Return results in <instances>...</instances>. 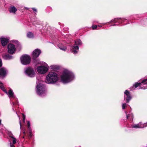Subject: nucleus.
Segmentation results:
<instances>
[{"mask_svg":"<svg viewBox=\"0 0 147 147\" xmlns=\"http://www.w3.org/2000/svg\"><path fill=\"white\" fill-rule=\"evenodd\" d=\"M72 75V73L70 71L64 70L61 76V81L64 84L70 82L73 79Z\"/></svg>","mask_w":147,"mask_h":147,"instance_id":"nucleus-1","label":"nucleus"},{"mask_svg":"<svg viewBox=\"0 0 147 147\" xmlns=\"http://www.w3.org/2000/svg\"><path fill=\"white\" fill-rule=\"evenodd\" d=\"M59 80L58 74L54 72H50L46 76V82L49 84H54Z\"/></svg>","mask_w":147,"mask_h":147,"instance_id":"nucleus-2","label":"nucleus"},{"mask_svg":"<svg viewBox=\"0 0 147 147\" xmlns=\"http://www.w3.org/2000/svg\"><path fill=\"white\" fill-rule=\"evenodd\" d=\"M36 92L39 96H42L45 95L46 92L45 86L41 83H39V80H37L36 86Z\"/></svg>","mask_w":147,"mask_h":147,"instance_id":"nucleus-3","label":"nucleus"},{"mask_svg":"<svg viewBox=\"0 0 147 147\" xmlns=\"http://www.w3.org/2000/svg\"><path fill=\"white\" fill-rule=\"evenodd\" d=\"M42 64L44 65L45 66H40L38 67L37 68V72L42 74H45L48 71L49 67L48 65L45 63L42 62Z\"/></svg>","mask_w":147,"mask_h":147,"instance_id":"nucleus-4","label":"nucleus"},{"mask_svg":"<svg viewBox=\"0 0 147 147\" xmlns=\"http://www.w3.org/2000/svg\"><path fill=\"white\" fill-rule=\"evenodd\" d=\"M138 86L140 87L142 89H146L147 88V78L142 80L141 83L136 82L133 85V87L136 88Z\"/></svg>","mask_w":147,"mask_h":147,"instance_id":"nucleus-5","label":"nucleus"},{"mask_svg":"<svg viewBox=\"0 0 147 147\" xmlns=\"http://www.w3.org/2000/svg\"><path fill=\"white\" fill-rule=\"evenodd\" d=\"M24 72L28 76L30 77H34L35 75L34 70L30 67H28L24 69Z\"/></svg>","mask_w":147,"mask_h":147,"instance_id":"nucleus-6","label":"nucleus"},{"mask_svg":"<svg viewBox=\"0 0 147 147\" xmlns=\"http://www.w3.org/2000/svg\"><path fill=\"white\" fill-rule=\"evenodd\" d=\"M21 63L24 65L29 64L30 61V57L27 55H24L20 57Z\"/></svg>","mask_w":147,"mask_h":147,"instance_id":"nucleus-7","label":"nucleus"},{"mask_svg":"<svg viewBox=\"0 0 147 147\" xmlns=\"http://www.w3.org/2000/svg\"><path fill=\"white\" fill-rule=\"evenodd\" d=\"M75 45H74V54H76L78 53L79 51L78 46L81 45L82 44V42L81 40L79 39L76 40L75 41Z\"/></svg>","mask_w":147,"mask_h":147,"instance_id":"nucleus-8","label":"nucleus"},{"mask_svg":"<svg viewBox=\"0 0 147 147\" xmlns=\"http://www.w3.org/2000/svg\"><path fill=\"white\" fill-rule=\"evenodd\" d=\"M8 52L9 53L13 54L16 51L15 46L12 44H9L7 46Z\"/></svg>","mask_w":147,"mask_h":147,"instance_id":"nucleus-9","label":"nucleus"},{"mask_svg":"<svg viewBox=\"0 0 147 147\" xmlns=\"http://www.w3.org/2000/svg\"><path fill=\"white\" fill-rule=\"evenodd\" d=\"M124 99L126 98V102L128 103L131 98V97L130 92L128 90H126L124 92Z\"/></svg>","mask_w":147,"mask_h":147,"instance_id":"nucleus-10","label":"nucleus"},{"mask_svg":"<svg viewBox=\"0 0 147 147\" xmlns=\"http://www.w3.org/2000/svg\"><path fill=\"white\" fill-rule=\"evenodd\" d=\"M127 20L125 19H121L120 18H117L112 20L110 22L115 23H124L125 21Z\"/></svg>","mask_w":147,"mask_h":147,"instance_id":"nucleus-11","label":"nucleus"},{"mask_svg":"<svg viewBox=\"0 0 147 147\" xmlns=\"http://www.w3.org/2000/svg\"><path fill=\"white\" fill-rule=\"evenodd\" d=\"M41 53V51L40 50L38 49L34 50L32 52L33 59L38 57Z\"/></svg>","mask_w":147,"mask_h":147,"instance_id":"nucleus-12","label":"nucleus"},{"mask_svg":"<svg viewBox=\"0 0 147 147\" xmlns=\"http://www.w3.org/2000/svg\"><path fill=\"white\" fill-rule=\"evenodd\" d=\"M7 94L8 97L10 99L11 98H13L15 100H16V101L17 100V98L14 95V93L11 89H10L9 90L8 92H7Z\"/></svg>","mask_w":147,"mask_h":147,"instance_id":"nucleus-13","label":"nucleus"},{"mask_svg":"<svg viewBox=\"0 0 147 147\" xmlns=\"http://www.w3.org/2000/svg\"><path fill=\"white\" fill-rule=\"evenodd\" d=\"M7 71L6 69L4 68H2L0 69V77H4L7 74Z\"/></svg>","mask_w":147,"mask_h":147,"instance_id":"nucleus-14","label":"nucleus"},{"mask_svg":"<svg viewBox=\"0 0 147 147\" xmlns=\"http://www.w3.org/2000/svg\"><path fill=\"white\" fill-rule=\"evenodd\" d=\"M146 124H142L141 122H139L138 124H135L132 125L131 127L132 128H143L146 126Z\"/></svg>","mask_w":147,"mask_h":147,"instance_id":"nucleus-15","label":"nucleus"},{"mask_svg":"<svg viewBox=\"0 0 147 147\" xmlns=\"http://www.w3.org/2000/svg\"><path fill=\"white\" fill-rule=\"evenodd\" d=\"M1 40L2 45L3 46H5L7 44L9 40V39L2 37L1 38Z\"/></svg>","mask_w":147,"mask_h":147,"instance_id":"nucleus-16","label":"nucleus"},{"mask_svg":"<svg viewBox=\"0 0 147 147\" xmlns=\"http://www.w3.org/2000/svg\"><path fill=\"white\" fill-rule=\"evenodd\" d=\"M9 10L10 13L15 14L17 11V9L14 6H11L9 8Z\"/></svg>","mask_w":147,"mask_h":147,"instance_id":"nucleus-17","label":"nucleus"},{"mask_svg":"<svg viewBox=\"0 0 147 147\" xmlns=\"http://www.w3.org/2000/svg\"><path fill=\"white\" fill-rule=\"evenodd\" d=\"M3 59L5 60H9L12 58V56L8 54L4 55L3 56Z\"/></svg>","mask_w":147,"mask_h":147,"instance_id":"nucleus-18","label":"nucleus"},{"mask_svg":"<svg viewBox=\"0 0 147 147\" xmlns=\"http://www.w3.org/2000/svg\"><path fill=\"white\" fill-rule=\"evenodd\" d=\"M11 137L13 139V143H10V147H15L13 144H15L16 143V139L14 138L13 136H11Z\"/></svg>","mask_w":147,"mask_h":147,"instance_id":"nucleus-19","label":"nucleus"},{"mask_svg":"<svg viewBox=\"0 0 147 147\" xmlns=\"http://www.w3.org/2000/svg\"><path fill=\"white\" fill-rule=\"evenodd\" d=\"M27 36L30 38H34V35L33 33L31 32H29L27 34Z\"/></svg>","mask_w":147,"mask_h":147,"instance_id":"nucleus-20","label":"nucleus"},{"mask_svg":"<svg viewBox=\"0 0 147 147\" xmlns=\"http://www.w3.org/2000/svg\"><path fill=\"white\" fill-rule=\"evenodd\" d=\"M58 47L60 49L64 51H65L67 49V48L65 46L60 44L58 45Z\"/></svg>","mask_w":147,"mask_h":147,"instance_id":"nucleus-21","label":"nucleus"},{"mask_svg":"<svg viewBox=\"0 0 147 147\" xmlns=\"http://www.w3.org/2000/svg\"><path fill=\"white\" fill-rule=\"evenodd\" d=\"M50 67L51 69L54 70H57L58 68L57 66L56 65H55L50 66Z\"/></svg>","mask_w":147,"mask_h":147,"instance_id":"nucleus-22","label":"nucleus"},{"mask_svg":"<svg viewBox=\"0 0 147 147\" xmlns=\"http://www.w3.org/2000/svg\"><path fill=\"white\" fill-rule=\"evenodd\" d=\"M0 88L6 94H7V92L5 90L4 86L3 84L0 85Z\"/></svg>","mask_w":147,"mask_h":147,"instance_id":"nucleus-23","label":"nucleus"},{"mask_svg":"<svg viewBox=\"0 0 147 147\" xmlns=\"http://www.w3.org/2000/svg\"><path fill=\"white\" fill-rule=\"evenodd\" d=\"M126 115V117L127 119H129V118L131 119H133V115L132 114H129L127 115V113L126 111H125Z\"/></svg>","mask_w":147,"mask_h":147,"instance_id":"nucleus-24","label":"nucleus"},{"mask_svg":"<svg viewBox=\"0 0 147 147\" xmlns=\"http://www.w3.org/2000/svg\"><path fill=\"white\" fill-rule=\"evenodd\" d=\"M70 51L71 52H74V45L73 44H71L69 46V48Z\"/></svg>","mask_w":147,"mask_h":147,"instance_id":"nucleus-25","label":"nucleus"},{"mask_svg":"<svg viewBox=\"0 0 147 147\" xmlns=\"http://www.w3.org/2000/svg\"><path fill=\"white\" fill-rule=\"evenodd\" d=\"M29 131L28 133V138H30L32 137V131L31 129L28 130Z\"/></svg>","mask_w":147,"mask_h":147,"instance_id":"nucleus-26","label":"nucleus"},{"mask_svg":"<svg viewBox=\"0 0 147 147\" xmlns=\"http://www.w3.org/2000/svg\"><path fill=\"white\" fill-rule=\"evenodd\" d=\"M27 125L28 127V130L31 129L30 127V122L29 121H27Z\"/></svg>","mask_w":147,"mask_h":147,"instance_id":"nucleus-27","label":"nucleus"},{"mask_svg":"<svg viewBox=\"0 0 147 147\" xmlns=\"http://www.w3.org/2000/svg\"><path fill=\"white\" fill-rule=\"evenodd\" d=\"M126 103H123L122 105V109H124L125 108L126 106Z\"/></svg>","mask_w":147,"mask_h":147,"instance_id":"nucleus-28","label":"nucleus"},{"mask_svg":"<svg viewBox=\"0 0 147 147\" xmlns=\"http://www.w3.org/2000/svg\"><path fill=\"white\" fill-rule=\"evenodd\" d=\"M92 29L94 30L97 28V26L96 25H93L92 26Z\"/></svg>","mask_w":147,"mask_h":147,"instance_id":"nucleus-29","label":"nucleus"},{"mask_svg":"<svg viewBox=\"0 0 147 147\" xmlns=\"http://www.w3.org/2000/svg\"><path fill=\"white\" fill-rule=\"evenodd\" d=\"M23 115V121L24 123L25 122V115L24 114H22Z\"/></svg>","mask_w":147,"mask_h":147,"instance_id":"nucleus-30","label":"nucleus"},{"mask_svg":"<svg viewBox=\"0 0 147 147\" xmlns=\"http://www.w3.org/2000/svg\"><path fill=\"white\" fill-rule=\"evenodd\" d=\"M2 63L1 59H0V67H1L2 66Z\"/></svg>","mask_w":147,"mask_h":147,"instance_id":"nucleus-31","label":"nucleus"},{"mask_svg":"<svg viewBox=\"0 0 147 147\" xmlns=\"http://www.w3.org/2000/svg\"><path fill=\"white\" fill-rule=\"evenodd\" d=\"M22 131L23 132L24 134H25L26 132H25V129H22Z\"/></svg>","mask_w":147,"mask_h":147,"instance_id":"nucleus-32","label":"nucleus"},{"mask_svg":"<svg viewBox=\"0 0 147 147\" xmlns=\"http://www.w3.org/2000/svg\"><path fill=\"white\" fill-rule=\"evenodd\" d=\"M19 123H20V128L21 129V130L22 125H21V121L20 119V121H19Z\"/></svg>","mask_w":147,"mask_h":147,"instance_id":"nucleus-33","label":"nucleus"},{"mask_svg":"<svg viewBox=\"0 0 147 147\" xmlns=\"http://www.w3.org/2000/svg\"><path fill=\"white\" fill-rule=\"evenodd\" d=\"M32 9L34 11H35V12H36L37 11V10H36V9L35 8H32Z\"/></svg>","mask_w":147,"mask_h":147,"instance_id":"nucleus-34","label":"nucleus"},{"mask_svg":"<svg viewBox=\"0 0 147 147\" xmlns=\"http://www.w3.org/2000/svg\"><path fill=\"white\" fill-rule=\"evenodd\" d=\"M1 121H2L0 119V126L1 125H2L3 126V124H1Z\"/></svg>","mask_w":147,"mask_h":147,"instance_id":"nucleus-35","label":"nucleus"},{"mask_svg":"<svg viewBox=\"0 0 147 147\" xmlns=\"http://www.w3.org/2000/svg\"><path fill=\"white\" fill-rule=\"evenodd\" d=\"M12 103H13V105H15L16 104V103H15V102H12Z\"/></svg>","mask_w":147,"mask_h":147,"instance_id":"nucleus-36","label":"nucleus"},{"mask_svg":"<svg viewBox=\"0 0 147 147\" xmlns=\"http://www.w3.org/2000/svg\"><path fill=\"white\" fill-rule=\"evenodd\" d=\"M116 25V24H114L112 25H111V26H115Z\"/></svg>","mask_w":147,"mask_h":147,"instance_id":"nucleus-37","label":"nucleus"},{"mask_svg":"<svg viewBox=\"0 0 147 147\" xmlns=\"http://www.w3.org/2000/svg\"><path fill=\"white\" fill-rule=\"evenodd\" d=\"M0 84L1 85L3 84V83L0 81Z\"/></svg>","mask_w":147,"mask_h":147,"instance_id":"nucleus-38","label":"nucleus"},{"mask_svg":"<svg viewBox=\"0 0 147 147\" xmlns=\"http://www.w3.org/2000/svg\"><path fill=\"white\" fill-rule=\"evenodd\" d=\"M98 26L100 27H102V26L101 25H98Z\"/></svg>","mask_w":147,"mask_h":147,"instance_id":"nucleus-39","label":"nucleus"},{"mask_svg":"<svg viewBox=\"0 0 147 147\" xmlns=\"http://www.w3.org/2000/svg\"><path fill=\"white\" fill-rule=\"evenodd\" d=\"M18 102H17V103H16V105H18Z\"/></svg>","mask_w":147,"mask_h":147,"instance_id":"nucleus-40","label":"nucleus"},{"mask_svg":"<svg viewBox=\"0 0 147 147\" xmlns=\"http://www.w3.org/2000/svg\"><path fill=\"white\" fill-rule=\"evenodd\" d=\"M106 23H104V24H104V25H105L106 24Z\"/></svg>","mask_w":147,"mask_h":147,"instance_id":"nucleus-41","label":"nucleus"},{"mask_svg":"<svg viewBox=\"0 0 147 147\" xmlns=\"http://www.w3.org/2000/svg\"><path fill=\"white\" fill-rule=\"evenodd\" d=\"M146 147H147V146H146Z\"/></svg>","mask_w":147,"mask_h":147,"instance_id":"nucleus-42","label":"nucleus"}]
</instances>
